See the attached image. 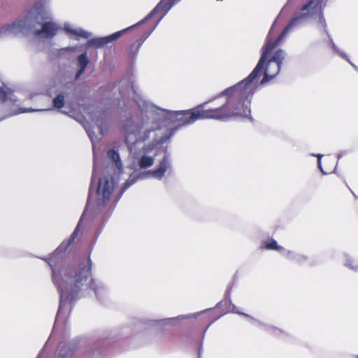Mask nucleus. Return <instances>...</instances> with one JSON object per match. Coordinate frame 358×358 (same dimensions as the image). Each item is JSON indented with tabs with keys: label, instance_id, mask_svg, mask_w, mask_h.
<instances>
[{
	"label": "nucleus",
	"instance_id": "1",
	"mask_svg": "<svg viewBox=\"0 0 358 358\" xmlns=\"http://www.w3.org/2000/svg\"><path fill=\"white\" fill-rule=\"evenodd\" d=\"M264 57V56L263 57ZM264 58L257 63L250 75L238 83L227 88L209 102L217 106L213 109L194 108L187 110H169L159 108L148 102L140 94L130 78H124L118 84V90L122 96L132 92L134 101L136 103L146 121L154 122L156 131L162 137L174 134L182 126L192 124L200 119L227 120L231 117H248L250 114V100L256 91L262 86L258 78Z\"/></svg>",
	"mask_w": 358,
	"mask_h": 358
},
{
	"label": "nucleus",
	"instance_id": "2",
	"mask_svg": "<svg viewBox=\"0 0 358 358\" xmlns=\"http://www.w3.org/2000/svg\"><path fill=\"white\" fill-rule=\"evenodd\" d=\"M80 223L73 232L68 242H63L48 259V263L52 269V282L60 294L59 308L57 318L62 314L64 309L68 310L72 301L85 296L89 289L94 291L96 297L104 289L103 284L92 277V260L79 264L76 267L60 262L63 253L76 238Z\"/></svg>",
	"mask_w": 358,
	"mask_h": 358
},
{
	"label": "nucleus",
	"instance_id": "3",
	"mask_svg": "<svg viewBox=\"0 0 358 358\" xmlns=\"http://www.w3.org/2000/svg\"><path fill=\"white\" fill-rule=\"evenodd\" d=\"M328 0H307L296 13L284 29L278 38L272 42L267 38L266 43L262 48V55L258 62L264 59L258 73V78L263 75L260 83L264 85L274 78L280 73L281 65L286 57L285 50L279 49L275 52L273 50L286 37V36L294 29L300 27L308 22H314L317 28L324 33H327V23L323 15V9Z\"/></svg>",
	"mask_w": 358,
	"mask_h": 358
},
{
	"label": "nucleus",
	"instance_id": "4",
	"mask_svg": "<svg viewBox=\"0 0 358 358\" xmlns=\"http://www.w3.org/2000/svg\"><path fill=\"white\" fill-rule=\"evenodd\" d=\"M153 124L141 117L128 120L124 125V141L133 159L130 167L135 171L152 166L160 145L169 139L162 137Z\"/></svg>",
	"mask_w": 358,
	"mask_h": 358
},
{
	"label": "nucleus",
	"instance_id": "5",
	"mask_svg": "<svg viewBox=\"0 0 358 358\" xmlns=\"http://www.w3.org/2000/svg\"><path fill=\"white\" fill-rule=\"evenodd\" d=\"M92 125L84 124L83 127L87 133L93 147L94 151V171L89 189L88 202L92 200V185L98 180L96 188V199L95 201L96 208L99 210L109 200L111 194L115 188V182L113 178L104 177L103 178H96L97 164L95 154V143L99 142L108 128L107 117L105 113H95L92 116Z\"/></svg>",
	"mask_w": 358,
	"mask_h": 358
},
{
	"label": "nucleus",
	"instance_id": "6",
	"mask_svg": "<svg viewBox=\"0 0 358 358\" xmlns=\"http://www.w3.org/2000/svg\"><path fill=\"white\" fill-rule=\"evenodd\" d=\"M51 18V10L41 3H37L26 15L6 26L0 27V38L32 32L33 23H40Z\"/></svg>",
	"mask_w": 358,
	"mask_h": 358
},
{
	"label": "nucleus",
	"instance_id": "7",
	"mask_svg": "<svg viewBox=\"0 0 358 358\" xmlns=\"http://www.w3.org/2000/svg\"><path fill=\"white\" fill-rule=\"evenodd\" d=\"M172 171L171 162L169 157L165 155L155 169L143 172L138 177L131 175L129 178L124 182L121 194L133 185L138 179L155 178L158 180H162L164 178L169 176L172 173Z\"/></svg>",
	"mask_w": 358,
	"mask_h": 358
},
{
	"label": "nucleus",
	"instance_id": "8",
	"mask_svg": "<svg viewBox=\"0 0 358 358\" xmlns=\"http://www.w3.org/2000/svg\"><path fill=\"white\" fill-rule=\"evenodd\" d=\"M52 19V14L51 13L50 19L45 20L40 23H33L32 33L42 38H53L57 34L60 27Z\"/></svg>",
	"mask_w": 358,
	"mask_h": 358
},
{
	"label": "nucleus",
	"instance_id": "9",
	"mask_svg": "<svg viewBox=\"0 0 358 358\" xmlns=\"http://www.w3.org/2000/svg\"><path fill=\"white\" fill-rule=\"evenodd\" d=\"M176 3V0H161L156 7L142 20L139 21L136 24L133 25V27H137L138 25L143 24L146 21L158 13H162V15L150 31V33L156 28L159 22L164 18L168 11L173 7V6Z\"/></svg>",
	"mask_w": 358,
	"mask_h": 358
},
{
	"label": "nucleus",
	"instance_id": "10",
	"mask_svg": "<svg viewBox=\"0 0 358 358\" xmlns=\"http://www.w3.org/2000/svg\"><path fill=\"white\" fill-rule=\"evenodd\" d=\"M134 27L131 26L121 31H117L109 36L104 37H96L90 39L86 44L87 48H101L106 45L107 44L112 43L119 38L121 36L125 34L129 30L131 29Z\"/></svg>",
	"mask_w": 358,
	"mask_h": 358
},
{
	"label": "nucleus",
	"instance_id": "11",
	"mask_svg": "<svg viewBox=\"0 0 358 358\" xmlns=\"http://www.w3.org/2000/svg\"><path fill=\"white\" fill-rule=\"evenodd\" d=\"M78 345L76 339L72 340L68 343L62 341L59 343L56 351L55 358H70L73 356L75 350Z\"/></svg>",
	"mask_w": 358,
	"mask_h": 358
},
{
	"label": "nucleus",
	"instance_id": "12",
	"mask_svg": "<svg viewBox=\"0 0 358 358\" xmlns=\"http://www.w3.org/2000/svg\"><path fill=\"white\" fill-rule=\"evenodd\" d=\"M64 31L69 37L76 36L83 38H89L92 36L91 32H89L81 27H76L69 22H65L64 24Z\"/></svg>",
	"mask_w": 358,
	"mask_h": 358
},
{
	"label": "nucleus",
	"instance_id": "13",
	"mask_svg": "<svg viewBox=\"0 0 358 358\" xmlns=\"http://www.w3.org/2000/svg\"><path fill=\"white\" fill-rule=\"evenodd\" d=\"M285 256L288 259L294 262L295 263L299 264L300 265H303L305 264H308L310 266L313 265L310 259L307 256L302 254L296 253L290 250H286L285 251Z\"/></svg>",
	"mask_w": 358,
	"mask_h": 358
},
{
	"label": "nucleus",
	"instance_id": "14",
	"mask_svg": "<svg viewBox=\"0 0 358 358\" xmlns=\"http://www.w3.org/2000/svg\"><path fill=\"white\" fill-rule=\"evenodd\" d=\"M90 64V59L87 52L80 54L77 59V66L78 70L76 73L75 78L78 79L81 75L85 71L88 64Z\"/></svg>",
	"mask_w": 358,
	"mask_h": 358
},
{
	"label": "nucleus",
	"instance_id": "15",
	"mask_svg": "<svg viewBox=\"0 0 358 358\" xmlns=\"http://www.w3.org/2000/svg\"><path fill=\"white\" fill-rule=\"evenodd\" d=\"M108 159L115 164L119 173L122 172V163L120 157V155L114 150H110L107 152Z\"/></svg>",
	"mask_w": 358,
	"mask_h": 358
},
{
	"label": "nucleus",
	"instance_id": "16",
	"mask_svg": "<svg viewBox=\"0 0 358 358\" xmlns=\"http://www.w3.org/2000/svg\"><path fill=\"white\" fill-rule=\"evenodd\" d=\"M197 315L198 314H194V315H179V316L176 317L166 318V319H164V320H157V321H154V322H157V323L161 322V323H163V324H172V322L174 320H185V319L190 318L192 316L196 317Z\"/></svg>",
	"mask_w": 358,
	"mask_h": 358
},
{
	"label": "nucleus",
	"instance_id": "17",
	"mask_svg": "<svg viewBox=\"0 0 358 358\" xmlns=\"http://www.w3.org/2000/svg\"><path fill=\"white\" fill-rule=\"evenodd\" d=\"M150 34V33H149L148 35L145 36V38L144 39L140 38V39L137 40L135 43H134L131 45L129 52H130V54L132 56L136 55V54L138 53V50L140 49L141 45L143 44V43L144 41V40L145 38H147Z\"/></svg>",
	"mask_w": 358,
	"mask_h": 358
},
{
	"label": "nucleus",
	"instance_id": "18",
	"mask_svg": "<svg viewBox=\"0 0 358 358\" xmlns=\"http://www.w3.org/2000/svg\"><path fill=\"white\" fill-rule=\"evenodd\" d=\"M264 248L267 250H285L280 245L278 244V243L273 240L270 239L264 243Z\"/></svg>",
	"mask_w": 358,
	"mask_h": 358
},
{
	"label": "nucleus",
	"instance_id": "19",
	"mask_svg": "<svg viewBox=\"0 0 358 358\" xmlns=\"http://www.w3.org/2000/svg\"><path fill=\"white\" fill-rule=\"evenodd\" d=\"M78 50V46H71L57 50V55L59 57H65L73 52Z\"/></svg>",
	"mask_w": 358,
	"mask_h": 358
},
{
	"label": "nucleus",
	"instance_id": "20",
	"mask_svg": "<svg viewBox=\"0 0 358 358\" xmlns=\"http://www.w3.org/2000/svg\"><path fill=\"white\" fill-rule=\"evenodd\" d=\"M53 106L55 108L61 109L64 106V96L63 94H59L53 99Z\"/></svg>",
	"mask_w": 358,
	"mask_h": 358
},
{
	"label": "nucleus",
	"instance_id": "21",
	"mask_svg": "<svg viewBox=\"0 0 358 358\" xmlns=\"http://www.w3.org/2000/svg\"><path fill=\"white\" fill-rule=\"evenodd\" d=\"M32 111H36V110H33L31 108H22L19 107L18 106L15 105L13 109L9 114V116L15 115L23 113L32 112Z\"/></svg>",
	"mask_w": 358,
	"mask_h": 358
},
{
	"label": "nucleus",
	"instance_id": "22",
	"mask_svg": "<svg viewBox=\"0 0 358 358\" xmlns=\"http://www.w3.org/2000/svg\"><path fill=\"white\" fill-rule=\"evenodd\" d=\"M331 47H332V49L334 50V52H336L339 56H341L342 58L346 59L348 62H350L347 55L341 51L338 47L334 44V43L332 41V40L331 41Z\"/></svg>",
	"mask_w": 358,
	"mask_h": 358
},
{
	"label": "nucleus",
	"instance_id": "23",
	"mask_svg": "<svg viewBox=\"0 0 358 358\" xmlns=\"http://www.w3.org/2000/svg\"><path fill=\"white\" fill-rule=\"evenodd\" d=\"M352 263H354V260L349 256H346L345 265L352 270L357 271L358 269V266L357 264L352 265Z\"/></svg>",
	"mask_w": 358,
	"mask_h": 358
},
{
	"label": "nucleus",
	"instance_id": "24",
	"mask_svg": "<svg viewBox=\"0 0 358 358\" xmlns=\"http://www.w3.org/2000/svg\"><path fill=\"white\" fill-rule=\"evenodd\" d=\"M317 158V166L318 168L320 169V170L321 171V172L324 174H327V173H325L323 169H322V163H321V159L322 157V155L321 154H317L315 155Z\"/></svg>",
	"mask_w": 358,
	"mask_h": 358
},
{
	"label": "nucleus",
	"instance_id": "25",
	"mask_svg": "<svg viewBox=\"0 0 358 358\" xmlns=\"http://www.w3.org/2000/svg\"><path fill=\"white\" fill-rule=\"evenodd\" d=\"M232 311H233L234 313H237V314L243 315H245V316H246V317H250V316H249L248 315H247V314H245V313H241L240 311H238V308H237L236 307H234V308H233Z\"/></svg>",
	"mask_w": 358,
	"mask_h": 358
},
{
	"label": "nucleus",
	"instance_id": "26",
	"mask_svg": "<svg viewBox=\"0 0 358 358\" xmlns=\"http://www.w3.org/2000/svg\"><path fill=\"white\" fill-rule=\"evenodd\" d=\"M273 334L276 336H280L282 331L280 329H278L276 328H273Z\"/></svg>",
	"mask_w": 358,
	"mask_h": 358
},
{
	"label": "nucleus",
	"instance_id": "27",
	"mask_svg": "<svg viewBox=\"0 0 358 358\" xmlns=\"http://www.w3.org/2000/svg\"><path fill=\"white\" fill-rule=\"evenodd\" d=\"M291 1L292 0H287V5H288Z\"/></svg>",
	"mask_w": 358,
	"mask_h": 358
},
{
	"label": "nucleus",
	"instance_id": "28",
	"mask_svg": "<svg viewBox=\"0 0 358 358\" xmlns=\"http://www.w3.org/2000/svg\"><path fill=\"white\" fill-rule=\"evenodd\" d=\"M348 62L350 63V64L352 66H354V64H353L352 62Z\"/></svg>",
	"mask_w": 358,
	"mask_h": 358
},
{
	"label": "nucleus",
	"instance_id": "29",
	"mask_svg": "<svg viewBox=\"0 0 358 358\" xmlns=\"http://www.w3.org/2000/svg\"><path fill=\"white\" fill-rule=\"evenodd\" d=\"M348 62L350 63V64L352 66H354V64H353L352 62Z\"/></svg>",
	"mask_w": 358,
	"mask_h": 358
},
{
	"label": "nucleus",
	"instance_id": "30",
	"mask_svg": "<svg viewBox=\"0 0 358 358\" xmlns=\"http://www.w3.org/2000/svg\"><path fill=\"white\" fill-rule=\"evenodd\" d=\"M348 62L350 63V64L352 66H354V64H353L352 62Z\"/></svg>",
	"mask_w": 358,
	"mask_h": 358
},
{
	"label": "nucleus",
	"instance_id": "31",
	"mask_svg": "<svg viewBox=\"0 0 358 358\" xmlns=\"http://www.w3.org/2000/svg\"><path fill=\"white\" fill-rule=\"evenodd\" d=\"M348 62L350 63V64L352 66H354V64H353L352 62Z\"/></svg>",
	"mask_w": 358,
	"mask_h": 358
},
{
	"label": "nucleus",
	"instance_id": "32",
	"mask_svg": "<svg viewBox=\"0 0 358 358\" xmlns=\"http://www.w3.org/2000/svg\"><path fill=\"white\" fill-rule=\"evenodd\" d=\"M268 329H271V331L273 332V330L272 329L273 327L271 328V327H268Z\"/></svg>",
	"mask_w": 358,
	"mask_h": 358
},
{
	"label": "nucleus",
	"instance_id": "33",
	"mask_svg": "<svg viewBox=\"0 0 358 358\" xmlns=\"http://www.w3.org/2000/svg\"><path fill=\"white\" fill-rule=\"evenodd\" d=\"M62 112L63 113L67 114V112H66V111L62 110Z\"/></svg>",
	"mask_w": 358,
	"mask_h": 358
},
{
	"label": "nucleus",
	"instance_id": "34",
	"mask_svg": "<svg viewBox=\"0 0 358 358\" xmlns=\"http://www.w3.org/2000/svg\"><path fill=\"white\" fill-rule=\"evenodd\" d=\"M176 2H178V1H179L180 0H176Z\"/></svg>",
	"mask_w": 358,
	"mask_h": 358
},
{
	"label": "nucleus",
	"instance_id": "35",
	"mask_svg": "<svg viewBox=\"0 0 358 358\" xmlns=\"http://www.w3.org/2000/svg\"><path fill=\"white\" fill-rule=\"evenodd\" d=\"M357 358H358V357H357Z\"/></svg>",
	"mask_w": 358,
	"mask_h": 358
}]
</instances>
